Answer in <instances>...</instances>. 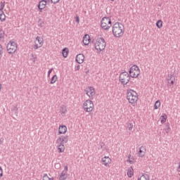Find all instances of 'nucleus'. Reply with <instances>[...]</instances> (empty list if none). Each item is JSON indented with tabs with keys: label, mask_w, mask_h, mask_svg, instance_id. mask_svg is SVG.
<instances>
[{
	"label": "nucleus",
	"mask_w": 180,
	"mask_h": 180,
	"mask_svg": "<svg viewBox=\"0 0 180 180\" xmlns=\"http://www.w3.org/2000/svg\"><path fill=\"white\" fill-rule=\"evenodd\" d=\"M124 34V25L120 22H115L112 26V34L115 37H122Z\"/></svg>",
	"instance_id": "1"
},
{
	"label": "nucleus",
	"mask_w": 180,
	"mask_h": 180,
	"mask_svg": "<svg viewBox=\"0 0 180 180\" xmlns=\"http://www.w3.org/2000/svg\"><path fill=\"white\" fill-rule=\"evenodd\" d=\"M127 98L129 103H136V101H138L139 99L137 93L132 89H130L128 91Z\"/></svg>",
	"instance_id": "2"
},
{
	"label": "nucleus",
	"mask_w": 180,
	"mask_h": 180,
	"mask_svg": "<svg viewBox=\"0 0 180 180\" xmlns=\"http://www.w3.org/2000/svg\"><path fill=\"white\" fill-rule=\"evenodd\" d=\"M106 47V41L103 38H98L96 44H95V49L97 51H102L105 50Z\"/></svg>",
	"instance_id": "3"
},
{
	"label": "nucleus",
	"mask_w": 180,
	"mask_h": 180,
	"mask_svg": "<svg viewBox=\"0 0 180 180\" xmlns=\"http://www.w3.org/2000/svg\"><path fill=\"white\" fill-rule=\"evenodd\" d=\"M101 26L104 30H109L112 27V20L108 17H104L101 20Z\"/></svg>",
	"instance_id": "4"
},
{
	"label": "nucleus",
	"mask_w": 180,
	"mask_h": 180,
	"mask_svg": "<svg viewBox=\"0 0 180 180\" xmlns=\"http://www.w3.org/2000/svg\"><path fill=\"white\" fill-rule=\"evenodd\" d=\"M120 82H121L122 85H127L129 82H130V76L127 72H122L120 75Z\"/></svg>",
	"instance_id": "5"
},
{
	"label": "nucleus",
	"mask_w": 180,
	"mask_h": 180,
	"mask_svg": "<svg viewBox=\"0 0 180 180\" xmlns=\"http://www.w3.org/2000/svg\"><path fill=\"white\" fill-rule=\"evenodd\" d=\"M8 54H14L18 50V44L13 41H10L6 46Z\"/></svg>",
	"instance_id": "6"
},
{
	"label": "nucleus",
	"mask_w": 180,
	"mask_h": 180,
	"mask_svg": "<svg viewBox=\"0 0 180 180\" xmlns=\"http://www.w3.org/2000/svg\"><path fill=\"white\" fill-rule=\"evenodd\" d=\"M129 75L131 78H137L140 75V68H139V66L133 65L129 70Z\"/></svg>",
	"instance_id": "7"
},
{
	"label": "nucleus",
	"mask_w": 180,
	"mask_h": 180,
	"mask_svg": "<svg viewBox=\"0 0 180 180\" xmlns=\"http://www.w3.org/2000/svg\"><path fill=\"white\" fill-rule=\"evenodd\" d=\"M85 112H92L94 110V103L91 100H86L83 104Z\"/></svg>",
	"instance_id": "8"
},
{
	"label": "nucleus",
	"mask_w": 180,
	"mask_h": 180,
	"mask_svg": "<svg viewBox=\"0 0 180 180\" xmlns=\"http://www.w3.org/2000/svg\"><path fill=\"white\" fill-rule=\"evenodd\" d=\"M68 136H59L58 139L56 141L57 144H60V143H63L64 144V143H68Z\"/></svg>",
	"instance_id": "9"
},
{
	"label": "nucleus",
	"mask_w": 180,
	"mask_h": 180,
	"mask_svg": "<svg viewBox=\"0 0 180 180\" xmlns=\"http://www.w3.org/2000/svg\"><path fill=\"white\" fill-rule=\"evenodd\" d=\"M84 60H85V56L82 53H79L76 56V62L78 64H82L84 63Z\"/></svg>",
	"instance_id": "10"
},
{
	"label": "nucleus",
	"mask_w": 180,
	"mask_h": 180,
	"mask_svg": "<svg viewBox=\"0 0 180 180\" xmlns=\"http://www.w3.org/2000/svg\"><path fill=\"white\" fill-rule=\"evenodd\" d=\"M82 41L84 46H88L89 43H91V37H89V34H84V36L83 37Z\"/></svg>",
	"instance_id": "11"
},
{
	"label": "nucleus",
	"mask_w": 180,
	"mask_h": 180,
	"mask_svg": "<svg viewBox=\"0 0 180 180\" xmlns=\"http://www.w3.org/2000/svg\"><path fill=\"white\" fill-rule=\"evenodd\" d=\"M102 162L103 165H105V167H109V164L112 162V160L109 157L105 156L104 158H102Z\"/></svg>",
	"instance_id": "12"
},
{
	"label": "nucleus",
	"mask_w": 180,
	"mask_h": 180,
	"mask_svg": "<svg viewBox=\"0 0 180 180\" xmlns=\"http://www.w3.org/2000/svg\"><path fill=\"white\" fill-rule=\"evenodd\" d=\"M86 95H88L91 99H94V96L95 95V89H94V87H89V91H86Z\"/></svg>",
	"instance_id": "13"
},
{
	"label": "nucleus",
	"mask_w": 180,
	"mask_h": 180,
	"mask_svg": "<svg viewBox=\"0 0 180 180\" xmlns=\"http://www.w3.org/2000/svg\"><path fill=\"white\" fill-rule=\"evenodd\" d=\"M67 133V127L65 125H60L58 128L59 134H65Z\"/></svg>",
	"instance_id": "14"
},
{
	"label": "nucleus",
	"mask_w": 180,
	"mask_h": 180,
	"mask_svg": "<svg viewBox=\"0 0 180 180\" xmlns=\"http://www.w3.org/2000/svg\"><path fill=\"white\" fill-rule=\"evenodd\" d=\"M65 150V146H64V143H63V142H60L59 145L58 146V153H64Z\"/></svg>",
	"instance_id": "15"
},
{
	"label": "nucleus",
	"mask_w": 180,
	"mask_h": 180,
	"mask_svg": "<svg viewBox=\"0 0 180 180\" xmlns=\"http://www.w3.org/2000/svg\"><path fill=\"white\" fill-rule=\"evenodd\" d=\"M146 148H144L143 146H141L139 148V151L138 152V155H139V157H144V155H146Z\"/></svg>",
	"instance_id": "16"
},
{
	"label": "nucleus",
	"mask_w": 180,
	"mask_h": 180,
	"mask_svg": "<svg viewBox=\"0 0 180 180\" xmlns=\"http://www.w3.org/2000/svg\"><path fill=\"white\" fill-rule=\"evenodd\" d=\"M70 53V51L68 50V48H64L63 50H62V54H63V56L65 58H67V57H68V53Z\"/></svg>",
	"instance_id": "17"
},
{
	"label": "nucleus",
	"mask_w": 180,
	"mask_h": 180,
	"mask_svg": "<svg viewBox=\"0 0 180 180\" xmlns=\"http://www.w3.org/2000/svg\"><path fill=\"white\" fill-rule=\"evenodd\" d=\"M46 5H47V1L41 0L39 2L38 8H46Z\"/></svg>",
	"instance_id": "18"
},
{
	"label": "nucleus",
	"mask_w": 180,
	"mask_h": 180,
	"mask_svg": "<svg viewBox=\"0 0 180 180\" xmlns=\"http://www.w3.org/2000/svg\"><path fill=\"white\" fill-rule=\"evenodd\" d=\"M68 178V174L63 171L60 175L59 180H65Z\"/></svg>",
	"instance_id": "19"
},
{
	"label": "nucleus",
	"mask_w": 180,
	"mask_h": 180,
	"mask_svg": "<svg viewBox=\"0 0 180 180\" xmlns=\"http://www.w3.org/2000/svg\"><path fill=\"white\" fill-rule=\"evenodd\" d=\"M134 171L133 170V167H130L128 169V172H127V175L129 176V178H131L133 176V174H134Z\"/></svg>",
	"instance_id": "20"
},
{
	"label": "nucleus",
	"mask_w": 180,
	"mask_h": 180,
	"mask_svg": "<svg viewBox=\"0 0 180 180\" xmlns=\"http://www.w3.org/2000/svg\"><path fill=\"white\" fill-rule=\"evenodd\" d=\"M138 180H150V176L148 174H142Z\"/></svg>",
	"instance_id": "21"
},
{
	"label": "nucleus",
	"mask_w": 180,
	"mask_h": 180,
	"mask_svg": "<svg viewBox=\"0 0 180 180\" xmlns=\"http://www.w3.org/2000/svg\"><path fill=\"white\" fill-rule=\"evenodd\" d=\"M36 41L39 43V47H41V46H43V38L40 37H37Z\"/></svg>",
	"instance_id": "22"
},
{
	"label": "nucleus",
	"mask_w": 180,
	"mask_h": 180,
	"mask_svg": "<svg viewBox=\"0 0 180 180\" xmlns=\"http://www.w3.org/2000/svg\"><path fill=\"white\" fill-rule=\"evenodd\" d=\"M0 20H1V22H4V20H5V13H4V11H2V9H0Z\"/></svg>",
	"instance_id": "23"
},
{
	"label": "nucleus",
	"mask_w": 180,
	"mask_h": 180,
	"mask_svg": "<svg viewBox=\"0 0 180 180\" xmlns=\"http://www.w3.org/2000/svg\"><path fill=\"white\" fill-rule=\"evenodd\" d=\"M175 81V76L172 74H169L167 75V81Z\"/></svg>",
	"instance_id": "24"
},
{
	"label": "nucleus",
	"mask_w": 180,
	"mask_h": 180,
	"mask_svg": "<svg viewBox=\"0 0 180 180\" xmlns=\"http://www.w3.org/2000/svg\"><path fill=\"white\" fill-rule=\"evenodd\" d=\"M156 26L158 29H161L162 27V20H158L156 22Z\"/></svg>",
	"instance_id": "25"
},
{
	"label": "nucleus",
	"mask_w": 180,
	"mask_h": 180,
	"mask_svg": "<svg viewBox=\"0 0 180 180\" xmlns=\"http://www.w3.org/2000/svg\"><path fill=\"white\" fill-rule=\"evenodd\" d=\"M160 106H161V102L160 101V100H158L154 105V109H158V108H160Z\"/></svg>",
	"instance_id": "26"
},
{
	"label": "nucleus",
	"mask_w": 180,
	"mask_h": 180,
	"mask_svg": "<svg viewBox=\"0 0 180 180\" xmlns=\"http://www.w3.org/2000/svg\"><path fill=\"white\" fill-rule=\"evenodd\" d=\"M160 119H161V123L162 124L165 123V122H167V115L164 114L163 115H162L160 117Z\"/></svg>",
	"instance_id": "27"
},
{
	"label": "nucleus",
	"mask_w": 180,
	"mask_h": 180,
	"mask_svg": "<svg viewBox=\"0 0 180 180\" xmlns=\"http://www.w3.org/2000/svg\"><path fill=\"white\" fill-rule=\"evenodd\" d=\"M56 81H57V75H55L52 77L50 84H54L56 83Z\"/></svg>",
	"instance_id": "28"
},
{
	"label": "nucleus",
	"mask_w": 180,
	"mask_h": 180,
	"mask_svg": "<svg viewBox=\"0 0 180 180\" xmlns=\"http://www.w3.org/2000/svg\"><path fill=\"white\" fill-rule=\"evenodd\" d=\"M169 131H171V128L169 127V122H167L166 125V133H169Z\"/></svg>",
	"instance_id": "29"
},
{
	"label": "nucleus",
	"mask_w": 180,
	"mask_h": 180,
	"mask_svg": "<svg viewBox=\"0 0 180 180\" xmlns=\"http://www.w3.org/2000/svg\"><path fill=\"white\" fill-rule=\"evenodd\" d=\"M127 127L128 130H129V131L133 130V124L128 123Z\"/></svg>",
	"instance_id": "30"
},
{
	"label": "nucleus",
	"mask_w": 180,
	"mask_h": 180,
	"mask_svg": "<svg viewBox=\"0 0 180 180\" xmlns=\"http://www.w3.org/2000/svg\"><path fill=\"white\" fill-rule=\"evenodd\" d=\"M4 36H5V32H4V30L0 29V39H4Z\"/></svg>",
	"instance_id": "31"
},
{
	"label": "nucleus",
	"mask_w": 180,
	"mask_h": 180,
	"mask_svg": "<svg viewBox=\"0 0 180 180\" xmlns=\"http://www.w3.org/2000/svg\"><path fill=\"white\" fill-rule=\"evenodd\" d=\"M12 112H15V115H18V108L16 106H13V108L11 109Z\"/></svg>",
	"instance_id": "32"
},
{
	"label": "nucleus",
	"mask_w": 180,
	"mask_h": 180,
	"mask_svg": "<svg viewBox=\"0 0 180 180\" xmlns=\"http://www.w3.org/2000/svg\"><path fill=\"white\" fill-rule=\"evenodd\" d=\"M38 23H39V26H40V27H43V25H44V22H43V20H41V19L39 20Z\"/></svg>",
	"instance_id": "33"
},
{
	"label": "nucleus",
	"mask_w": 180,
	"mask_h": 180,
	"mask_svg": "<svg viewBox=\"0 0 180 180\" xmlns=\"http://www.w3.org/2000/svg\"><path fill=\"white\" fill-rule=\"evenodd\" d=\"M0 9H1V11H4V8H5V1H1V6H0Z\"/></svg>",
	"instance_id": "34"
},
{
	"label": "nucleus",
	"mask_w": 180,
	"mask_h": 180,
	"mask_svg": "<svg viewBox=\"0 0 180 180\" xmlns=\"http://www.w3.org/2000/svg\"><path fill=\"white\" fill-rule=\"evenodd\" d=\"M61 112H62V113H66L67 108H65V106L63 105L61 107Z\"/></svg>",
	"instance_id": "35"
},
{
	"label": "nucleus",
	"mask_w": 180,
	"mask_h": 180,
	"mask_svg": "<svg viewBox=\"0 0 180 180\" xmlns=\"http://www.w3.org/2000/svg\"><path fill=\"white\" fill-rule=\"evenodd\" d=\"M101 148L103 149V150H106V146H105V143L102 142L101 143Z\"/></svg>",
	"instance_id": "36"
},
{
	"label": "nucleus",
	"mask_w": 180,
	"mask_h": 180,
	"mask_svg": "<svg viewBox=\"0 0 180 180\" xmlns=\"http://www.w3.org/2000/svg\"><path fill=\"white\" fill-rule=\"evenodd\" d=\"M134 160V158L132 157L131 158L127 160V162H129V164H134V162L133 161Z\"/></svg>",
	"instance_id": "37"
},
{
	"label": "nucleus",
	"mask_w": 180,
	"mask_h": 180,
	"mask_svg": "<svg viewBox=\"0 0 180 180\" xmlns=\"http://www.w3.org/2000/svg\"><path fill=\"white\" fill-rule=\"evenodd\" d=\"M43 180H50V177L47 175V174H44L43 176Z\"/></svg>",
	"instance_id": "38"
},
{
	"label": "nucleus",
	"mask_w": 180,
	"mask_h": 180,
	"mask_svg": "<svg viewBox=\"0 0 180 180\" xmlns=\"http://www.w3.org/2000/svg\"><path fill=\"white\" fill-rule=\"evenodd\" d=\"M174 80H169L168 81V84L171 86V85H174Z\"/></svg>",
	"instance_id": "39"
},
{
	"label": "nucleus",
	"mask_w": 180,
	"mask_h": 180,
	"mask_svg": "<svg viewBox=\"0 0 180 180\" xmlns=\"http://www.w3.org/2000/svg\"><path fill=\"white\" fill-rule=\"evenodd\" d=\"M51 4H58L60 2V0H51Z\"/></svg>",
	"instance_id": "40"
},
{
	"label": "nucleus",
	"mask_w": 180,
	"mask_h": 180,
	"mask_svg": "<svg viewBox=\"0 0 180 180\" xmlns=\"http://www.w3.org/2000/svg\"><path fill=\"white\" fill-rule=\"evenodd\" d=\"M4 175V172L2 170V167H0V178H2Z\"/></svg>",
	"instance_id": "41"
},
{
	"label": "nucleus",
	"mask_w": 180,
	"mask_h": 180,
	"mask_svg": "<svg viewBox=\"0 0 180 180\" xmlns=\"http://www.w3.org/2000/svg\"><path fill=\"white\" fill-rule=\"evenodd\" d=\"M4 48H2V45L0 44V56L4 53Z\"/></svg>",
	"instance_id": "42"
},
{
	"label": "nucleus",
	"mask_w": 180,
	"mask_h": 180,
	"mask_svg": "<svg viewBox=\"0 0 180 180\" xmlns=\"http://www.w3.org/2000/svg\"><path fill=\"white\" fill-rule=\"evenodd\" d=\"M75 21L77 23H79V17L78 15L75 17Z\"/></svg>",
	"instance_id": "43"
},
{
	"label": "nucleus",
	"mask_w": 180,
	"mask_h": 180,
	"mask_svg": "<svg viewBox=\"0 0 180 180\" xmlns=\"http://www.w3.org/2000/svg\"><path fill=\"white\" fill-rule=\"evenodd\" d=\"M79 68H80L79 65H77L75 68V71H79Z\"/></svg>",
	"instance_id": "44"
},
{
	"label": "nucleus",
	"mask_w": 180,
	"mask_h": 180,
	"mask_svg": "<svg viewBox=\"0 0 180 180\" xmlns=\"http://www.w3.org/2000/svg\"><path fill=\"white\" fill-rule=\"evenodd\" d=\"M51 72H53V68L50 69L48 72V75L49 77H50V75L51 74Z\"/></svg>",
	"instance_id": "45"
},
{
	"label": "nucleus",
	"mask_w": 180,
	"mask_h": 180,
	"mask_svg": "<svg viewBox=\"0 0 180 180\" xmlns=\"http://www.w3.org/2000/svg\"><path fill=\"white\" fill-rule=\"evenodd\" d=\"M4 140V138H1V139H0V145H1V144H3Z\"/></svg>",
	"instance_id": "46"
},
{
	"label": "nucleus",
	"mask_w": 180,
	"mask_h": 180,
	"mask_svg": "<svg viewBox=\"0 0 180 180\" xmlns=\"http://www.w3.org/2000/svg\"><path fill=\"white\" fill-rule=\"evenodd\" d=\"M38 9H39V12H42V11H43V9H44V8L39 7V8H38Z\"/></svg>",
	"instance_id": "47"
},
{
	"label": "nucleus",
	"mask_w": 180,
	"mask_h": 180,
	"mask_svg": "<svg viewBox=\"0 0 180 180\" xmlns=\"http://www.w3.org/2000/svg\"><path fill=\"white\" fill-rule=\"evenodd\" d=\"M64 171H65L67 172V171H68V166H65L64 167Z\"/></svg>",
	"instance_id": "48"
},
{
	"label": "nucleus",
	"mask_w": 180,
	"mask_h": 180,
	"mask_svg": "<svg viewBox=\"0 0 180 180\" xmlns=\"http://www.w3.org/2000/svg\"><path fill=\"white\" fill-rule=\"evenodd\" d=\"M39 47H40V46H39L38 44H35V46H34L35 50H37V49H38Z\"/></svg>",
	"instance_id": "49"
},
{
	"label": "nucleus",
	"mask_w": 180,
	"mask_h": 180,
	"mask_svg": "<svg viewBox=\"0 0 180 180\" xmlns=\"http://www.w3.org/2000/svg\"><path fill=\"white\" fill-rule=\"evenodd\" d=\"M60 167V165L59 164H56V165H55V168H58Z\"/></svg>",
	"instance_id": "50"
},
{
	"label": "nucleus",
	"mask_w": 180,
	"mask_h": 180,
	"mask_svg": "<svg viewBox=\"0 0 180 180\" xmlns=\"http://www.w3.org/2000/svg\"><path fill=\"white\" fill-rule=\"evenodd\" d=\"M177 171L178 172H180V163H179V167L177 168Z\"/></svg>",
	"instance_id": "51"
},
{
	"label": "nucleus",
	"mask_w": 180,
	"mask_h": 180,
	"mask_svg": "<svg viewBox=\"0 0 180 180\" xmlns=\"http://www.w3.org/2000/svg\"><path fill=\"white\" fill-rule=\"evenodd\" d=\"M131 157V155H128L129 160L131 159V158H130Z\"/></svg>",
	"instance_id": "52"
},
{
	"label": "nucleus",
	"mask_w": 180,
	"mask_h": 180,
	"mask_svg": "<svg viewBox=\"0 0 180 180\" xmlns=\"http://www.w3.org/2000/svg\"><path fill=\"white\" fill-rule=\"evenodd\" d=\"M50 180H54V177L50 178Z\"/></svg>",
	"instance_id": "53"
},
{
	"label": "nucleus",
	"mask_w": 180,
	"mask_h": 180,
	"mask_svg": "<svg viewBox=\"0 0 180 180\" xmlns=\"http://www.w3.org/2000/svg\"><path fill=\"white\" fill-rule=\"evenodd\" d=\"M0 91H1V84H0Z\"/></svg>",
	"instance_id": "54"
},
{
	"label": "nucleus",
	"mask_w": 180,
	"mask_h": 180,
	"mask_svg": "<svg viewBox=\"0 0 180 180\" xmlns=\"http://www.w3.org/2000/svg\"><path fill=\"white\" fill-rule=\"evenodd\" d=\"M110 1H115V0H110Z\"/></svg>",
	"instance_id": "55"
},
{
	"label": "nucleus",
	"mask_w": 180,
	"mask_h": 180,
	"mask_svg": "<svg viewBox=\"0 0 180 180\" xmlns=\"http://www.w3.org/2000/svg\"><path fill=\"white\" fill-rule=\"evenodd\" d=\"M0 14H1V12H0Z\"/></svg>",
	"instance_id": "56"
}]
</instances>
